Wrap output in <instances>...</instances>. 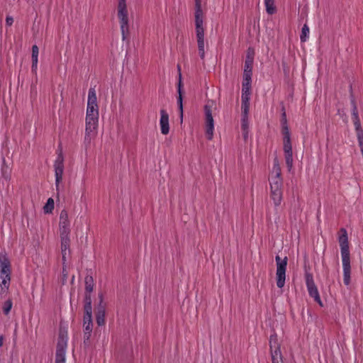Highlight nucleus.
I'll list each match as a JSON object with an SVG mask.
<instances>
[{
  "mask_svg": "<svg viewBox=\"0 0 363 363\" xmlns=\"http://www.w3.org/2000/svg\"><path fill=\"white\" fill-rule=\"evenodd\" d=\"M342 267H343V281L346 286L350 284V257H342Z\"/></svg>",
  "mask_w": 363,
  "mask_h": 363,
  "instance_id": "obj_16",
  "label": "nucleus"
},
{
  "mask_svg": "<svg viewBox=\"0 0 363 363\" xmlns=\"http://www.w3.org/2000/svg\"><path fill=\"white\" fill-rule=\"evenodd\" d=\"M358 143L360 147L361 153L363 156V137L362 135L359 137Z\"/></svg>",
  "mask_w": 363,
  "mask_h": 363,
  "instance_id": "obj_44",
  "label": "nucleus"
},
{
  "mask_svg": "<svg viewBox=\"0 0 363 363\" xmlns=\"http://www.w3.org/2000/svg\"><path fill=\"white\" fill-rule=\"evenodd\" d=\"M272 363H284L281 351L270 352Z\"/></svg>",
  "mask_w": 363,
  "mask_h": 363,
  "instance_id": "obj_27",
  "label": "nucleus"
},
{
  "mask_svg": "<svg viewBox=\"0 0 363 363\" xmlns=\"http://www.w3.org/2000/svg\"><path fill=\"white\" fill-rule=\"evenodd\" d=\"M9 286H0V298H4L9 291Z\"/></svg>",
  "mask_w": 363,
  "mask_h": 363,
  "instance_id": "obj_38",
  "label": "nucleus"
},
{
  "mask_svg": "<svg viewBox=\"0 0 363 363\" xmlns=\"http://www.w3.org/2000/svg\"><path fill=\"white\" fill-rule=\"evenodd\" d=\"M340 231L342 233V235L339 237L338 241L341 250V256L342 257H349L350 250L347 233L345 228H341Z\"/></svg>",
  "mask_w": 363,
  "mask_h": 363,
  "instance_id": "obj_13",
  "label": "nucleus"
},
{
  "mask_svg": "<svg viewBox=\"0 0 363 363\" xmlns=\"http://www.w3.org/2000/svg\"><path fill=\"white\" fill-rule=\"evenodd\" d=\"M91 332H92V330H84V342L89 340Z\"/></svg>",
  "mask_w": 363,
  "mask_h": 363,
  "instance_id": "obj_40",
  "label": "nucleus"
},
{
  "mask_svg": "<svg viewBox=\"0 0 363 363\" xmlns=\"http://www.w3.org/2000/svg\"><path fill=\"white\" fill-rule=\"evenodd\" d=\"M13 306V302L11 299H8L4 302L2 305V310L4 315H9Z\"/></svg>",
  "mask_w": 363,
  "mask_h": 363,
  "instance_id": "obj_28",
  "label": "nucleus"
},
{
  "mask_svg": "<svg viewBox=\"0 0 363 363\" xmlns=\"http://www.w3.org/2000/svg\"><path fill=\"white\" fill-rule=\"evenodd\" d=\"M281 125H288L287 124L286 113V110H285L284 106H282V107H281Z\"/></svg>",
  "mask_w": 363,
  "mask_h": 363,
  "instance_id": "obj_37",
  "label": "nucleus"
},
{
  "mask_svg": "<svg viewBox=\"0 0 363 363\" xmlns=\"http://www.w3.org/2000/svg\"><path fill=\"white\" fill-rule=\"evenodd\" d=\"M350 101L352 99H355L354 97V95H353V93H352V85H350Z\"/></svg>",
  "mask_w": 363,
  "mask_h": 363,
  "instance_id": "obj_45",
  "label": "nucleus"
},
{
  "mask_svg": "<svg viewBox=\"0 0 363 363\" xmlns=\"http://www.w3.org/2000/svg\"><path fill=\"white\" fill-rule=\"evenodd\" d=\"M269 345L270 352H274V350L276 352L281 351V346L278 341L277 335L275 333L270 335Z\"/></svg>",
  "mask_w": 363,
  "mask_h": 363,
  "instance_id": "obj_20",
  "label": "nucleus"
},
{
  "mask_svg": "<svg viewBox=\"0 0 363 363\" xmlns=\"http://www.w3.org/2000/svg\"><path fill=\"white\" fill-rule=\"evenodd\" d=\"M85 291L88 293H91L94 289V279L90 275H86L84 279Z\"/></svg>",
  "mask_w": 363,
  "mask_h": 363,
  "instance_id": "obj_25",
  "label": "nucleus"
},
{
  "mask_svg": "<svg viewBox=\"0 0 363 363\" xmlns=\"http://www.w3.org/2000/svg\"><path fill=\"white\" fill-rule=\"evenodd\" d=\"M181 86H182L181 74H179V84H178L179 96L177 98V104H178L179 111H180V117L182 119V118H183V104H182V95Z\"/></svg>",
  "mask_w": 363,
  "mask_h": 363,
  "instance_id": "obj_23",
  "label": "nucleus"
},
{
  "mask_svg": "<svg viewBox=\"0 0 363 363\" xmlns=\"http://www.w3.org/2000/svg\"><path fill=\"white\" fill-rule=\"evenodd\" d=\"M195 26L199 55L201 60L205 58V40L203 28V13L201 0H195Z\"/></svg>",
  "mask_w": 363,
  "mask_h": 363,
  "instance_id": "obj_1",
  "label": "nucleus"
},
{
  "mask_svg": "<svg viewBox=\"0 0 363 363\" xmlns=\"http://www.w3.org/2000/svg\"><path fill=\"white\" fill-rule=\"evenodd\" d=\"M264 5L268 14L272 15L276 12L277 9L274 6V0H264Z\"/></svg>",
  "mask_w": 363,
  "mask_h": 363,
  "instance_id": "obj_26",
  "label": "nucleus"
},
{
  "mask_svg": "<svg viewBox=\"0 0 363 363\" xmlns=\"http://www.w3.org/2000/svg\"><path fill=\"white\" fill-rule=\"evenodd\" d=\"M215 105L213 101H208L204 106L206 134L208 140H212L214 131V121L212 116V108Z\"/></svg>",
  "mask_w": 363,
  "mask_h": 363,
  "instance_id": "obj_3",
  "label": "nucleus"
},
{
  "mask_svg": "<svg viewBox=\"0 0 363 363\" xmlns=\"http://www.w3.org/2000/svg\"><path fill=\"white\" fill-rule=\"evenodd\" d=\"M86 115L99 116L97 97L94 87H91L89 90Z\"/></svg>",
  "mask_w": 363,
  "mask_h": 363,
  "instance_id": "obj_9",
  "label": "nucleus"
},
{
  "mask_svg": "<svg viewBox=\"0 0 363 363\" xmlns=\"http://www.w3.org/2000/svg\"><path fill=\"white\" fill-rule=\"evenodd\" d=\"M98 121L99 116L86 115L84 143L86 145H90L91 139L96 135Z\"/></svg>",
  "mask_w": 363,
  "mask_h": 363,
  "instance_id": "obj_4",
  "label": "nucleus"
},
{
  "mask_svg": "<svg viewBox=\"0 0 363 363\" xmlns=\"http://www.w3.org/2000/svg\"><path fill=\"white\" fill-rule=\"evenodd\" d=\"M283 150L288 170L291 171L293 167V152L291 139L283 140Z\"/></svg>",
  "mask_w": 363,
  "mask_h": 363,
  "instance_id": "obj_12",
  "label": "nucleus"
},
{
  "mask_svg": "<svg viewBox=\"0 0 363 363\" xmlns=\"http://www.w3.org/2000/svg\"><path fill=\"white\" fill-rule=\"evenodd\" d=\"M13 23V18L11 16H6V23L8 26H11Z\"/></svg>",
  "mask_w": 363,
  "mask_h": 363,
  "instance_id": "obj_43",
  "label": "nucleus"
},
{
  "mask_svg": "<svg viewBox=\"0 0 363 363\" xmlns=\"http://www.w3.org/2000/svg\"><path fill=\"white\" fill-rule=\"evenodd\" d=\"M352 120L359 119V115H358L357 107H354V108H352Z\"/></svg>",
  "mask_w": 363,
  "mask_h": 363,
  "instance_id": "obj_41",
  "label": "nucleus"
},
{
  "mask_svg": "<svg viewBox=\"0 0 363 363\" xmlns=\"http://www.w3.org/2000/svg\"><path fill=\"white\" fill-rule=\"evenodd\" d=\"M54 168L56 191L58 192L64 172V157L61 148L57 150V157L54 162Z\"/></svg>",
  "mask_w": 363,
  "mask_h": 363,
  "instance_id": "obj_7",
  "label": "nucleus"
},
{
  "mask_svg": "<svg viewBox=\"0 0 363 363\" xmlns=\"http://www.w3.org/2000/svg\"><path fill=\"white\" fill-rule=\"evenodd\" d=\"M11 273L10 261L6 256H0V286H10Z\"/></svg>",
  "mask_w": 363,
  "mask_h": 363,
  "instance_id": "obj_5",
  "label": "nucleus"
},
{
  "mask_svg": "<svg viewBox=\"0 0 363 363\" xmlns=\"http://www.w3.org/2000/svg\"><path fill=\"white\" fill-rule=\"evenodd\" d=\"M66 347L67 343L64 340L62 339L58 341L55 363H65Z\"/></svg>",
  "mask_w": 363,
  "mask_h": 363,
  "instance_id": "obj_14",
  "label": "nucleus"
},
{
  "mask_svg": "<svg viewBox=\"0 0 363 363\" xmlns=\"http://www.w3.org/2000/svg\"><path fill=\"white\" fill-rule=\"evenodd\" d=\"M250 49H248V52L245 62V68L243 73V78H246L247 80L252 79V65H253V56L250 55ZM253 51H252V55H253Z\"/></svg>",
  "mask_w": 363,
  "mask_h": 363,
  "instance_id": "obj_15",
  "label": "nucleus"
},
{
  "mask_svg": "<svg viewBox=\"0 0 363 363\" xmlns=\"http://www.w3.org/2000/svg\"><path fill=\"white\" fill-rule=\"evenodd\" d=\"M248 128L247 117L242 116V128L244 131L247 130Z\"/></svg>",
  "mask_w": 363,
  "mask_h": 363,
  "instance_id": "obj_39",
  "label": "nucleus"
},
{
  "mask_svg": "<svg viewBox=\"0 0 363 363\" xmlns=\"http://www.w3.org/2000/svg\"><path fill=\"white\" fill-rule=\"evenodd\" d=\"M309 35V28L306 24H304L301 29V33L300 35V39L301 42H305L308 38Z\"/></svg>",
  "mask_w": 363,
  "mask_h": 363,
  "instance_id": "obj_30",
  "label": "nucleus"
},
{
  "mask_svg": "<svg viewBox=\"0 0 363 363\" xmlns=\"http://www.w3.org/2000/svg\"><path fill=\"white\" fill-rule=\"evenodd\" d=\"M250 103H242L241 109L242 116L247 117V114L249 112Z\"/></svg>",
  "mask_w": 363,
  "mask_h": 363,
  "instance_id": "obj_36",
  "label": "nucleus"
},
{
  "mask_svg": "<svg viewBox=\"0 0 363 363\" xmlns=\"http://www.w3.org/2000/svg\"><path fill=\"white\" fill-rule=\"evenodd\" d=\"M281 133L283 135V140H289L291 139V134L289 132L288 125H281Z\"/></svg>",
  "mask_w": 363,
  "mask_h": 363,
  "instance_id": "obj_33",
  "label": "nucleus"
},
{
  "mask_svg": "<svg viewBox=\"0 0 363 363\" xmlns=\"http://www.w3.org/2000/svg\"><path fill=\"white\" fill-rule=\"evenodd\" d=\"M69 220L68 217V213L66 210H62L60 215V235H69L70 228H69Z\"/></svg>",
  "mask_w": 363,
  "mask_h": 363,
  "instance_id": "obj_11",
  "label": "nucleus"
},
{
  "mask_svg": "<svg viewBox=\"0 0 363 363\" xmlns=\"http://www.w3.org/2000/svg\"><path fill=\"white\" fill-rule=\"evenodd\" d=\"M353 123L355 127V130L357 131V140H359V137L362 135L363 137V130L361 128V123L359 119L353 120Z\"/></svg>",
  "mask_w": 363,
  "mask_h": 363,
  "instance_id": "obj_31",
  "label": "nucleus"
},
{
  "mask_svg": "<svg viewBox=\"0 0 363 363\" xmlns=\"http://www.w3.org/2000/svg\"><path fill=\"white\" fill-rule=\"evenodd\" d=\"M83 325L84 328V330H92V312L84 313L83 318Z\"/></svg>",
  "mask_w": 363,
  "mask_h": 363,
  "instance_id": "obj_21",
  "label": "nucleus"
},
{
  "mask_svg": "<svg viewBox=\"0 0 363 363\" xmlns=\"http://www.w3.org/2000/svg\"><path fill=\"white\" fill-rule=\"evenodd\" d=\"M60 240H61V251H62V262L63 264L66 262L67 258V254L68 252V254H69V245H70V240H69V235H60Z\"/></svg>",
  "mask_w": 363,
  "mask_h": 363,
  "instance_id": "obj_18",
  "label": "nucleus"
},
{
  "mask_svg": "<svg viewBox=\"0 0 363 363\" xmlns=\"http://www.w3.org/2000/svg\"><path fill=\"white\" fill-rule=\"evenodd\" d=\"M305 279L309 296L313 298L314 301L320 306H323V303L320 299L318 288L315 284L313 274L306 271L305 273Z\"/></svg>",
  "mask_w": 363,
  "mask_h": 363,
  "instance_id": "obj_8",
  "label": "nucleus"
},
{
  "mask_svg": "<svg viewBox=\"0 0 363 363\" xmlns=\"http://www.w3.org/2000/svg\"><path fill=\"white\" fill-rule=\"evenodd\" d=\"M281 186L282 182H280L279 180L274 181V182H270V197L275 206H279L282 201L283 193Z\"/></svg>",
  "mask_w": 363,
  "mask_h": 363,
  "instance_id": "obj_10",
  "label": "nucleus"
},
{
  "mask_svg": "<svg viewBox=\"0 0 363 363\" xmlns=\"http://www.w3.org/2000/svg\"><path fill=\"white\" fill-rule=\"evenodd\" d=\"M84 313L92 312L91 293L86 292L84 296Z\"/></svg>",
  "mask_w": 363,
  "mask_h": 363,
  "instance_id": "obj_24",
  "label": "nucleus"
},
{
  "mask_svg": "<svg viewBox=\"0 0 363 363\" xmlns=\"http://www.w3.org/2000/svg\"><path fill=\"white\" fill-rule=\"evenodd\" d=\"M250 94H245V92H242V103H249Z\"/></svg>",
  "mask_w": 363,
  "mask_h": 363,
  "instance_id": "obj_42",
  "label": "nucleus"
},
{
  "mask_svg": "<svg viewBox=\"0 0 363 363\" xmlns=\"http://www.w3.org/2000/svg\"><path fill=\"white\" fill-rule=\"evenodd\" d=\"M118 18L122 34V40H125L129 35V21L125 0H119L118 4Z\"/></svg>",
  "mask_w": 363,
  "mask_h": 363,
  "instance_id": "obj_2",
  "label": "nucleus"
},
{
  "mask_svg": "<svg viewBox=\"0 0 363 363\" xmlns=\"http://www.w3.org/2000/svg\"><path fill=\"white\" fill-rule=\"evenodd\" d=\"M4 337L3 335H0V347L3 345Z\"/></svg>",
  "mask_w": 363,
  "mask_h": 363,
  "instance_id": "obj_46",
  "label": "nucleus"
},
{
  "mask_svg": "<svg viewBox=\"0 0 363 363\" xmlns=\"http://www.w3.org/2000/svg\"><path fill=\"white\" fill-rule=\"evenodd\" d=\"M39 53V48L36 45L32 47V70L36 71L38 67V57Z\"/></svg>",
  "mask_w": 363,
  "mask_h": 363,
  "instance_id": "obj_22",
  "label": "nucleus"
},
{
  "mask_svg": "<svg viewBox=\"0 0 363 363\" xmlns=\"http://www.w3.org/2000/svg\"><path fill=\"white\" fill-rule=\"evenodd\" d=\"M275 260L277 264V287L281 289L285 284L286 270L288 258L287 257H285L284 259H281L279 255H277Z\"/></svg>",
  "mask_w": 363,
  "mask_h": 363,
  "instance_id": "obj_6",
  "label": "nucleus"
},
{
  "mask_svg": "<svg viewBox=\"0 0 363 363\" xmlns=\"http://www.w3.org/2000/svg\"><path fill=\"white\" fill-rule=\"evenodd\" d=\"M160 116V125L161 133L163 135H167L169 132V115L164 109H161Z\"/></svg>",
  "mask_w": 363,
  "mask_h": 363,
  "instance_id": "obj_17",
  "label": "nucleus"
},
{
  "mask_svg": "<svg viewBox=\"0 0 363 363\" xmlns=\"http://www.w3.org/2000/svg\"><path fill=\"white\" fill-rule=\"evenodd\" d=\"M351 104H352V108H354V107H357L355 99L351 100Z\"/></svg>",
  "mask_w": 363,
  "mask_h": 363,
  "instance_id": "obj_47",
  "label": "nucleus"
},
{
  "mask_svg": "<svg viewBox=\"0 0 363 363\" xmlns=\"http://www.w3.org/2000/svg\"><path fill=\"white\" fill-rule=\"evenodd\" d=\"M272 174L274 176L272 177V179L270 182H274L279 180L280 182H282V178L281 177V167L279 164V161L277 158H275L274 160V165L272 168Z\"/></svg>",
  "mask_w": 363,
  "mask_h": 363,
  "instance_id": "obj_19",
  "label": "nucleus"
},
{
  "mask_svg": "<svg viewBox=\"0 0 363 363\" xmlns=\"http://www.w3.org/2000/svg\"><path fill=\"white\" fill-rule=\"evenodd\" d=\"M99 298H100V302L96 308V313H105L106 314V307H105V304H104L103 303V297H102V295H100L99 296Z\"/></svg>",
  "mask_w": 363,
  "mask_h": 363,
  "instance_id": "obj_35",
  "label": "nucleus"
},
{
  "mask_svg": "<svg viewBox=\"0 0 363 363\" xmlns=\"http://www.w3.org/2000/svg\"><path fill=\"white\" fill-rule=\"evenodd\" d=\"M96 321L99 326H102L105 324V313H96Z\"/></svg>",
  "mask_w": 363,
  "mask_h": 363,
  "instance_id": "obj_34",
  "label": "nucleus"
},
{
  "mask_svg": "<svg viewBox=\"0 0 363 363\" xmlns=\"http://www.w3.org/2000/svg\"><path fill=\"white\" fill-rule=\"evenodd\" d=\"M54 209V200L52 198H49L47 203L43 207L44 212L45 213H50Z\"/></svg>",
  "mask_w": 363,
  "mask_h": 363,
  "instance_id": "obj_29",
  "label": "nucleus"
},
{
  "mask_svg": "<svg viewBox=\"0 0 363 363\" xmlns=\"http://www.w3.org/2000/svg\"><path fill=\"white\" fill-rule=\"evenodd\" d=\"M251 81L252 79L247 80L246 78H243L242 92H245V94H250Z\"/></svg>",
  "mask_w": 363,
  "mask_h": 363,
  "instance_id": "obj_32",
  "label": "nucleus"
}]
</instances>
